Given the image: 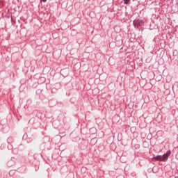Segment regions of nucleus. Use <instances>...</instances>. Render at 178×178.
<instances>
[{
	"label": "nucleus",
	"mask_w": 178,
	"mask_h": 178,
	"mask_svg": "<svg viewBox=\"0 0 178 178\" xmlns=\"http://www.w3.org/2000/svg\"><path fill=\"white\" fill-rule=\"evenodd\" d=\"M143 24H144V22H143V20L135 19L134 21V27H136L137 29H139V30H140V27H142Z\"/></svg>",
	"instance_id": "obj_2"
},
{
	"label": "nucleus",
	"mask_w": 178,
	"mask_h": 178,
	"mask_svg": "<svg viewBox=\"0 0 178 178\" xmlns=\"http://www.w3.org/2000/svg\"><path fill=\"white\" fill-rule=\"evenodd\" d=\"M171 153H172V152H170V150H168L163 156H156L155 157H153V159L154 161H159L160 162H163V161H165V159H168V158H169V155H170Z\"/></svg>",
	"instance_id": "obj_1"
},
{
	"label": "nucleus",
	"mask_w": 178,
	"mask_h": 178,
	"mask_svg": "<svg viewBox=\"0 0 178 178\" xmlns=\"http://www.w3.org/2000/svg\"><path fill=\"white\" fill-rule=\"evenodd\" d=\"M129 2H130V0H124V3L125 5H128L129 4Z\"/></svg>",
	"instance_id": "obj_3"
},
{
	"label": "nucleus",
	"mask_w": 178,
	"mask_h": 178,
	"mask_svg": "<svg viewBox=\"0 0 178 178\" xmlns=\"http://www.w3.org/2000/svg\"><path fill=\"white\" fill-rule=\"evenodd\" d=\"M41 1L47 2V0H41Z\"/></svg>",
	"instance_id": "obj_4"
}]
</instances>
